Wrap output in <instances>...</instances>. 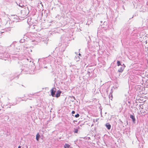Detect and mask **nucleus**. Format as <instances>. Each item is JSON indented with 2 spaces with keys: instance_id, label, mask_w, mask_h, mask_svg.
Instances as JSON below:
<instances>
[{
  "instance_id": "nucleus-1",
  "label": "nucleus",
  "mask_w": 148,
  "mask_h": 148,
  "mask_svg": "<svg viewBox=\"0 0 148 148\" xmlns=\"http://www.w3.org/2000/svg\"><path fill=\"white\" fill-rule=\"evenodd\" d=\"M50 56V55L48 57L44 58L41 59H39L38 61H40L42 63L44 64H46L47 63L50 62L52 60H53V58H49Z\"/></svg>"
},
{
  "instance_id": "nucleus-2",
  "label": "nucleus",
  "mask_w": 148,
  "mask_h": 148,
  "mask_svg": "<svg viewBox=\"0 0 148 148\" xmlns=\"http://www.w3.org/2000/svg\"><path fill=\"white\" fill-rule=\"evenodd\" d=\"M21 72L23 73H25L29 69L28 67V65L27 64H25L24 65H22L21 68Z\"/></svg>"
},
{
  "instance_id": "nucleus-3",
  "label": "nucleus",
  "mask_w": 148,
  "mask_h": 148,
  "mask_svg": "<svg viewBox=\"0 0 148 148\" xmlns=\"http://www.w3.org/2000/svg\"><path fill=\"white\" fill-rule=\"evenodd\" d=\"M10 55L9 53L6 52H5L3 54L2 56H1V57L3 58V59L5 60H6L7 58L10 57Z\"/></svg>"
},
{
  "instance_id": "nucleus-4",
  "label": "nucleus",
  "mask_w": 148,
  "mask_h": 148,
  "mask_svg": "<svg viewBox=\"0 0 148 148\" xmlns=\"http://www.w3.org/2000/svg\"><path fill=\"white\" fill-rule=\"evenodd\" d=\"M21 16L22 18H25L26 17L28 14L26 12H25V10L23 11H21Z\"/></svg>"
},
{
  "instance_id": "nucleus-5",
  "label": "nucleus",
  "mask_w": 148,
  "mask_h": 148,
  "mask_svg": "<svg viewBox=\"0 0 148 148\" xmlns=\"http://www.w3.org/2000/svg\"><path fill=\"white\" fill-rule=\"evenodd\" d=\"M56 91V89L55 88H52L51 90V96L53 97H55V92Z\"/></svg>"
},
{
  "instance_id": "nucleus-6",
  "label": "nucleus",
  "mask_w": 148,
  "mask_h": 148,
  "mask_svg": "<svg viewBox=\"0 0 148 148\" xmlns=\"http://www.w3.org/2000/svg\"><path fill=\"white\" fill-rule=\"evenodd\" d=\"M130 118L132 119L133 123H135L136 120L134 113H133L132 114L130 115Z\"/></svg>"
},
{
  "instance_id": "nucleus-7",
  "label": "nucleus",
  "mask_w": 148,
  "mask_h": 148,
  "mask_svg": "<svg viewBox=\"0 0 148 148\" xmlns=\"http://www.w3.org/2000/svg\"><path fill=\"white\" fill-rule=\"evenodd\" d=\"M101 28L106 29L108 27V25H107V22H104L102 25H101Z\"/></svg>"
},
{
  "instance_id": "nucleus-8",
  "label": "nucleus",
  "mask_w": 148,
  "mask_h": 148,
  "mask_svg": "<svg viewBox=\"0 0 148 148\" xmlns=\"http://www.w3.org/2000/svg\"><path fill=\"white\" fill-rule=\"evenodd\" d=\"M61 93V91L58 90L57 91L56 94H55V97H59L60 96V94Z\"/></svg>"
},
{
  "instance_id": "nucleus-9",
  "label": "nucleus",
  "mask_w": 148,
  "mask_h": 148,
  "mask_svg": "<svg viewBox=\"0 0 148 148\" xmlns=\"http://www.w3.org/2000/svg\"><path fill=\"white\" fill-rule=\"evenodd\" d=\"M125 67V66H123L121 67L120 68L118 69V71L120 73L122 72Z\"/></svg>"
},
{
  "instance_id": "nucleus-10",
  "label": "nucleus",
  "mask_w": 148,
  "mask_h": 148,
  "mask_svg": "<svg viewBox=\"0 0 148 148\" xmlns=\"http://www.w3.org/2000/svg\"><path fill=\"white\" fill-rule=\"evenodd\" d=\"M23 61H25L27 63V64H28V62H32V60H31L30 59H29L28 58H25L23 60Z\"/></svg>"
},
{
  "instance_id": "nucleus-11",
  "label": "nucleus",
  "mask_w": 148,
  "mask_h": 148,
  "mask_svg": "<svg viewBox=\"0 0 148 148\" xmlns=\"http://www.w3.org/2000/svg\"><path fill=\"white\" fill-rule=\"evenodd\" d=\"M106 126L108 130H110V129L111 125L109 123H107L106 124Z\"/></svg>"
},
{
  "instance_id": "nucleus-12",
  "label": "nucleus",
  "mask_w": 148,
  "mask_h": 148,
  "mask_svg": "<svg viewBox=\"0 0 148 148\" xmlns=\"http://www.w3.org/2000/svg\"><path fill=\"white\" fill-rule=\"evenodd\" d=\"M40 137V135L38 133H37L36 136V139L37 141H39V139Z\"/></svg>"
},
{
  "instance_id": "nucleus-13",
  "label": "nucleus",
  "mask_w": 148,
  "mask_h": 148,
  "mask_svg": "<svg viewBox=\"0 0 148 148\" xmlns=\"http://www.w3.org/2000/svg\"><path fill=\"white\" fill-rule=\"evenodd\" d=\"M31 42H32V43L33 44L36 45L38 43V42L35 40L32 41Z\"/></svg>"
},
{
  "instance_id": "nucleus-14",
  "label": "nucleus",
  "mask_w": 148,
  "mask_h": 148,
  "mask_svg": "<svg viewBox=\"0 0 148 148\" xmlns=\"http://www.w3.org/2000/svg\"><path fill=\"white\" fill-rule=\"evenodd\" d=\"M70 146V145L66 143L64 145V147L65 148H66V147L69 148Z\"/></svg>"
},
{
  "instance_id": "nucleus-15",
  "label": "nucleus",
  "mask_w": 148,
  "mask_h": 148,
  "mask_svg": "<svg viewBox=\"0 0 148 148\" xmlns=\"http://www.w3.org/2000/svg\"><path fill=\"white\" fill-rule=\"evenodd\" d=\"M75 60H76L77 61H79V60H80V58L78 56H77V57H76V56L75 57Z\"/></svg>"
},
{
  "instance_id": "nucleus-16",
  "label": "nucleus",
  "mask_w": 148,
  "mask_h": 148,
  "mask_svg": "<svg viewBox=\"0 0 148 148\" xmlns=\"http://www.w3.org/2000/svg\"><path fill=\"white\" fill-rule=\"evenodd\" d=\"M117 65L118 66H119L120 65H121V66H122V65L121 64V63L119 61H117Z\"/></svg>"
},
{
  "instance_id": "nucleus-17",
  "label": "nucleus",
  "mask_w": 148,
  "mask_h": 148,
  "mask_svg": "<svg viewBox=\"0 0 148 148\" xmlns=\"http://www.w3.org/2000/svg\"><path fill=\"white\" fill-rule=\"evenodd\" d=\"M74 129L75 130L74 131V132L75 133H77L78 132V129H75L74 128Z\"/></svg>"
},
{
  "instance_id": "nucleus-18",
  "label": "nucleus",
  "mask_w": 148,
  "mask_h": 148,
  "mask_svg": "<svg viewBox=\"0 0 148 148\" xmlns=\"http://www.w3.org/2000/svg\"><path fill=\"white\" fill-rule=\"evenodd\" d=\"M10 28H11L10 27L7 28V29H6V30L8 32L10 31L11 30Z\"/></svg>"
},
{
  "instance_id": "nucleus-19",
  "label": "nucleus",
  "mask_w": 148,
  "mask_h": 148,
  "mask_svg": "<svg viewBox=\"0 0 148 148\" xmlns=\"http://www.w3.org/2000/svg\"><path fill=\"white\" fill-rule=\"evenodd\" d=\"M112 97H113L112 93L110 92L109 96V98H112Z\"/></svg>"
},
{
  "instance_id": "nucleus-20",
  "label": "nucleus",
  "mask_w": 148,
  "mask_h": 148,
  "mask_svg": "<svg viewBox=\"0 0 148 148\" xmlns=\"http://www.w3.org/2000/svg\"><path fill=\"white\" fill-rule=\"evenodd\" d=\"M79 116V114L78 113L75 115V117L76 118H78Z\"/></svg>"
},
{
  "instance_id": "nucleus-21",
  "label": "nucleus",
  "mask_w": 148,
  "mask_h": 148,
  "mask_svg": "<svg viewBox=\"0 0 148 148\" xmlns=\"http://www.w3.org/2000/svg\"><path fill=\"white\" fill-rule=\"evenodd\" d=\"M139 106L140 108H141L142 109H143V106L142 105L140 104L139 105Z\"/></svg>"
},
{
  "instance_id": "nucleus-22",
  "label": "nucleus",
  "mask_w": 148,
  "mask_h": 148,
  "mask_svg": "<svg viewBox=\"0 0 148 148\" xmlns=\"http://www.w3.org/2000/svg\"><path fill=\"white\" fill-rule=\"evenodd\" d=\"M97 119H94L93 120V121L94 122H96L97 121Z\"/></svg>"
},
{
  "instance_id": "nucleus-23",
  "label": "nucleus",
  "mask_w": 148,
  "mask_h": 148,
  "mask_svg": "<svg viewBox=\"0 0 148 148\" xmlns=\"http://www.w3.org/2000/svg\"><path fill=\"white\" fill-rule=\"evenodd\" d=\"M90 72H89V71H88L87 74H88V75L89 76V77H90Z\"/></svg>"
},
{
  "instance_id": "nucleus-24",
  "label": "nucleus",
  "mask_w": 148,
  "mask_h": 148,
  "mask_svg": "<svg viewBox=\"0 0 148 148\" xmlns=\"http://www.w3.org/2000/svg\"><path fill=\"white\" fill-rule=\"evenodd\" d=\"M75 113V112L74 111H72L71 113L73 114H74Z\"/></svg>"
},
{
  "instance_id": "nucleus-25",
  "label": "nucleus",
  "mask_w": 148,
  "mask_h": 148,
  "mask_svg": "<svg viewBox=\"0 0 148 148\" xmlns=\"http://www.w3.org/2000/svg\"><path fill=\"white\" fill-rule=\"evenodd\" d=\"M77 129H78H78H80V127L79 126H78L77 127Z\"/></svg>"
},
{
  "instance_id": "nucleus-26",
  "label": "nucleus",
  "mask_w": 148,
  "mask_h": 148,
  "mask_svg": "<svg viewBox=\"0 0 148 148\" xmlns=\"http://www.w3.org/2000/svg\"><path fill=\"white\" fill-rule=\"evenodd\" d=\"M17 50H16V51H19V50H20V48H19L18 49H17Z\"/></svg>"
},
{
  "instance_id": "nucleus-27",
  "label": "nucleus",
  "mask_w": 148,
  "mask_h": 148,
  "mask_svg": "<svg viewBox=\"0 0 148 148\" xmlns=\"http://www.w3.org/2000/svg\"><path fill=\"white\" fill-rule=\"evenodd\" d=\"M27 99H26V100H25L24 99H22V101H26L27 100Z\"/></svg>"
},
{
  "instance_id": "nucleus-28",
  "label": "nucleus",
  "mask_w": 148,
  "mask_h": 148,
  "mask_svg": "<svg viewBox=\"0 0 148 148\" xmlns=\"http://www.w3.org/2000/svg\"><path fill=\"white\" fill-rule=\"evenodd\" d=\"M27 99H29V100H32V98H27Z\"/></svg>"
},
{
  "instance_id": "nucleus-29",
  "label": "nucleus",
  "mask_w": 148,
  "mask_h": 148,
  "mask_svg": "<svg viewBox=\"0 0 148 148\" xmlns=\"http://www.w3.org/2000/svg\"><path fill=\"white\" fill-rule=\"evenodd\" d=\"M44 67L45 68H47V66H44Z\"/></svg>"
},
{
  "instance_id": "nucleus-30",
  "label": "nucleus",
  "mask_w": 148,
  "mask_h": 148,
  "mask_svg": "<svg viewBox=\"0 0 148 148\" xmlns=\"http://www.w3.org/2000/svg\"><path fill=\"white\" fill-rule=\"evenodd\" d=\"M21 146H19L18 147V148H21Z\"/></svg>"
},
{
  "instance_id": "nucleus-31",
  "label": "nucleus",
  "mask_w": 148,
  "mask_h": 148,
  "mask_svg": "<svg viewBox=\"0 0 148 148\" xmlns=\"http://www.w3.org/2000/svg\"><path fill=\"white\" fill-rule=\"evenodd\" d=\"M121 64L122 65H123V66H125V65H124V64L123 63Z\"/></svg>"
},
{
  "instance_id": "nucleus-32",
  "label": "nucleus",
  "mask_w": 148,
  "mask_h": 148,
  "mask_svg": "<svg viewBox=\"0 0 148 148\" xmlns=\"http://www.w3.org/2000/svg\"><path fill=\"white\" fill-rule=\"evenodd\" d=\"M112 98H113V97H112V98L111 97V98H109V99H110L111 100H112Z\"/></svg>"
},
{
  "instance_id": "nucleus-33",
  "label": "nucleus",
  "mask_w": 148,
  "mask_h": 148,
  "mask_svg": "<svg viewBox=\"0 0 148 148\" xmlns=\"http://www.w3.org/2000/svg\"><path fill=\"white\" fill-rule=\"evenodd\" d=\"M73 97V98L74 100H75V97Z\"/></svg>"
},
{
  "instance_id": "nucleus-34",
  "label": "nucleus",
  "mask_w": 148,
  "mask_h": 148,
  "mask_svg": "<svg viewBox=\"0 0 148 148\" xmlns=\"http://www.w3.org/2000/svg\"><path fill=\"white\" fill-rule=\"evenodd\" d=\"M79 56H81V54L80 53H79Z\"/></svg>"
},
{
  "instance_id": "nucleus-35",
  "label": "nucleus",
  "mask_w": 148,
  "mask_h": 148,
  "mask_svg": "<svg viewBox=\"0 0 148 148\" xmlns=\"http://www.w3.org/2000/svg\"><path fill=\"white\" fill-rule=\"evenodd\" d=\"M83 125V124H81V125H80V126L81 127H82V125Z\"/></svg>"
},
{
  "instance_id": "nucleus-36",
  "label": "nucleus",
  "mask_w": 148,
  "mask_h": 148,
  "mask_svg": "<svg viewBox=\"0 0 148 148\" xmlns=\"http://www.w3.org/2000/svg\"><path fill=\"white\" fill-rule=\"evenodd\" d=\"M21 41H22V40H20V42H22Z\"/></svg>"
},
{
  "instance_id": "nucleus-37",
  "label": "nucleus",
  "mask_w": 148,
  "mask_h": 148,
  "mask_svg": "<svg viewBox=\"0 0 148 148\" xmlns=\"http://www.w3.org/2000/svg\"><path fill=\"white\" fill-rule=\"evenodd\" d=\"M72 102H73V101H74V100H72Z\"/></svg>"
},
{
  "instance_id": "nucleus-38",
  "label": "nucleus",
  "mask_w": 148,
  "mask_h": 148,
  "mask_svg": "<svg viewBox=\"0 0 148 148\" xmlns=\"http://www.w3.org/2000/svg\"><path fill=\"white\" fill-rule=\"evenodd\" d=\"M102 112V111H101V112Z\"/></svg>"
},
{
  "instance_id": "nucleus-39",
  "label": "nucleus",
  "mask_w": 148,
  "mask_h": 148,
  "mask_svg": "<svg viewBox=\"0 0 148 148\" xmlns=\"http://www.w3.org/2000/svg\"><path fill=\"white\" fill-rule=\"evenodd\" d=\"M3 33V32H1V33Z\"/></svg>"
},
{
  "instance_id": "nucleus-40",
  "label": "nucleus",
  "mask_w": 148,
  "mask_h": 148,
  "mask_svg": "<svg viewBox=\"0 0 148 148\" xmlns=\"http://www.w3.org/2000/svg\"><path fill=\"white\" fill-rule=\"evenodd\" d=\"M75 121H74V123Z\"/></svg>"
},
{
  "instance_id": "nucleus-41",
  "label": "nucleus",
  "mask_w": 148,
  "mask_h": 148,
  "mask_svg": "<svg viewBox=\"0 0 148 148\" xmlns=\"http://www.w3.org/2000/svg\"><path fill=\"white\" fill-rule=\"evenodd\" d=\"M16 104H14V105H15Z\"/></svg>"
}]
</instances>
